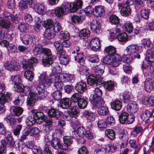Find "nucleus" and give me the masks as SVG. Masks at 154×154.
<instances>
[{
	"label": "nucleus",
	"instance_id": "51",
	"mask_svg": "<svg viewBox=\"0 0 154 154\" xmlns=\"http://www.w3.org/2000/svg\"><path fill=\"white\" fill-rule=\"evenodd\" d=\"M13 112V114L17 116H20L23 112V109L20 107H14L11 109Z\"/></svg>",
	"mask_w": 154,
	"mask_h": 154
},
{
	"label": "nucleus",
	"instance_id": "17",
	"mask_svg": "<svg viewBox=\"0 0 154 154\" xmlns=\"http://www.w3.org/2000/svg\"><path fill=\"white\" fill-rule=\"evenodd\" d=\"M138 108L136 103L134 101H130L127 106V110L129 112L134 113L136 112Z\"/></svg>",
	"mask_w": 154,
	"mask_h": 154
},
{
	"label": "nucleus",
	"instance_id": "60",
	"mask_svg": "<svg viewBox=\"0 0 154 154\" xmlns=\"http://www.w3.org/2000/svg\"><path fill=\"white\" fill-rule=\"evenodd\" d=\"M38 62V60L35 58L32 57L28 60L27 63L29 65V67L32 69Z\"/></svg>",
	"mask_w": 154,
	"mask_h": 154
},
{
	"label": "nucleus",
	"instance_id": "8",
	"mask_svg": "<svg viewBox=\"0 0 154 154\" xmlns=\"http://www.w3.org/2000/svg\"><path fill=\"white\" fill-rule=\"evenodd\" d=\"M90 46L91 49L94 51H99L100 48V42L98 38H93L90 42Z\"/></svg>",
	"mask_w": 154,
	"mask_h": 154
},
{
	"label": "nucleus",
	"instance_id": "54",
	"mask_svg": "<svg viewBox=\"0 0 154 154\" xmlns=\"http://www.w3.org/2000/svg\"><path fill=\"white\" fill-rule=\"evenodd\" d=\"M119 41L121 42H125L127 41L128 36L125 32L120 33L117 36Z\"/></svg>",
	"mask_w": 154,
	"mask_h": 154
},
{
	"label": "nucleus",
	"instance_id": "3",
	"mask_svg": "<svg viewBox=\"0 0 154 154\" xmlns=\"http://www.w3.org/2000/svg\"><path fill=\"white\" fill-rule=\"evenodd\" d=\"M31 112L32 114L29 116L26 120L27 125L29 126L33 125L36 121L38 119H40L41 117H42V116H43V113L38 112L37 109H32L31 111Z\"/></svg>",
	"mask_w": 154,
	"mask_h": 154
},
{
	"label": "nucleus",
	"instance_id": "28",
	"mask_svg": "<svg viewBox=\"0 0 154 154\" xmlns=\"http://www.w3.org/2000/svg\"><path fill=\"white\" fill-rule=\"evenodd\" d=\"M44 35L46 39H51L55 37L56 34L52 30V29H46Z\"/></svg>",
	"mask_w": 154,
	"mask_h": 154
},
{
	"label": "nucleus",
	"instance_id": "7",
	"mask_svg": "<svg viewBox=\"0 0 154 154\" xmlns=\"http://www.w3.org/2000/svg\"><path fill=\"white\" fill-rule=\"evenodd\" d=\"M4 66L6 69L10 71L17 70L20 68L19 63L15 60L6 62Z\"/></svg>",
	"mask_w": 154,
	"mask_h": 154
},
{
	"label": "nucleus",
	"instance_id": "34",
	"mask_svg": "<svg viewBox=\"0 0 154 154\" xmlns=\"http://www.w3.org/2000/svg\"><path fill=\"white\" fill-rule=\"evenodd\" d=\"M119 20H109L110 22L112 24L116 25L115 29L116 32L119 33L120 31V28L123 27L124 25L120 23Z\"/></svg>",
	"mask_w": 154,
	"mask_h": 154
},
{
	"label": "nucleus",
	"instance_id": "30",
	"mask_svg": "<svg viewBox=\"0 0 154 154\" xmlns=\"http://www.w3.org/2000/svg\"><path fill=\"white\" fill-rule=\"evenodd\" d=\"M53 56L43 57L42 62L45 66H49L53 63Z\"/></svg>",
	"mask_w": 154,
	"mask_h": 154
},
{
	"label": "nucleus",
	"instance_id": "48",
	"mask_svg": "<svg viewBox=\"0 0 154 154\" xmlns=\"http://www.w3.org/2000/svg\"><path fill=\"white\" fill-rule=\"evenodd\" d=\"M4 15L5 18H7L8 19H17L18 18H20L19 14H16L14 16L7 11L5 12L4 13Z\"/></svg>",
	"mask_w": 154,
	"mask_h": 154
},
{
	"label": "nucleus",
	"instance_id": "35",
	"mask_svg": "<svg viewBox=\"0 0 154 154\" xmlns=\"http://www.w3.org/2000/svg\"><path fill=\"white\" fill-rule=\"evenodd\" d=\"M103 86L104 88L109 91H112L114 87V82L111 81L105 82H104Z\"/></svg>",
	"mask_w": 154,
	"mask_h": 154
},
{
	"label": "nucleus",
	"instance_id": "62",
	"mask_svg": "<svg viewBox=\"0 0 154 154\" xmlns=\"http://www.w3.org/2000/svg\"><path fill=\"white\" fill-rule=\"evenodd\" d=\"M86 131L83 127H79L77 130V133L78 136L82 137H84Z\"/></svg>",
	"mask_w": 154,
	"mask_h": 154
},
{
	"label": "nucleus",
	"instance_id": "49",
	"mask_svg": "<svg viewBox=\"0 0 154 154\" xmlns=\"http://www.w3.org/2000/svg\"><path fill=\"white\" fill-rule=\"evenodd\" d=\"M51 87L52 88H54V89L58 90L59 89H62V87L63 86V84L62 82L60 80L57 81L56 82H54V83H53Z\"/></svg>",
	"mask_w": 154,
	"mask_h": 154
},
{
	"label": "nucleus",
	"instance_id": "21",
	"mask_svg": "<svg viewBox=\"0 0 154 154\" xmlns=\"http://www.w3.org/2000/svg\"><path fill=\"white\" fill-rule=\"evenodd\" d=\"M94 68L96 75L101 76L104 72L105 65L100 64L94 66Z\"/></svg>",
	"mask_w": 154,
	"mask_h": 154
},
{
	"label": "nucleus",
	"instance_id": "50",
	"mask_svg": "<svg viewBox=\"0 0 154 154\" xmlns=\"http://www.w3.org/2000/svg\"><path fill=\"white\" fill-rule=\"evenodd\" d=\"M81 95L78 93H75L71 97V101L74 103H77L81 98Z\"/></svg>",
	"mask_w": 154,
	"mask_h": 154
},
{
	"label": "nucleus",
	"instance_id": "1",
	"mask_svg": "<svg viewBox=\"0 0 154 154\" xmlns=\"http://www.w3.org/2000/svg\"><path fill=\"white\" fill-rule=\"evenodd\" d=\"M138 48L137 45L134 44L128 46L125 50V54L123 56V61L127 64L131 63L133 59L132 55L135 52L138 51Z\"/></svg>",
	"mask_w": 154,
	"mask_h": 154
},
{
	"label": "nucleus",
	"instance_id": "31",
	"mask_svg": "<svg viewBox=\"0 0 154 154\" xmlns=\"http://www.w3.org/2000/svg\"><path fill=\"white\" fill-rule=\"evenodd\" d=\"M94 94L91 95L89 97V99H91L95 98L101 97L102 95V91L99 88H95L93 91Z\"/></svg>",
	"mask_w": 154,
	"mask_h": 154
},
{
	"label": "nucleus",
	"instance_id": "2",
	"mask_svg": "<svg viewBox=\"0 0 154 154\" xmlns=\"http://www.w3.org/2000/svg\"><path fill=\"white\" fill-rule=\"evenodd\" d=\"M83 5L82 0H75L74 2L67 3V5L64 6L62 8L64 10L65 14H67L69 11L71 12H74L81 9Z\"/></svg>",
	"mask_w": 154,
	"mask_h": 154
},
{
	"label": "nucleus",
	"instance_id": "16",
	"mask_svg": "<svg viewBox=\"0 0 154 154\" xmlns=\"http://www.w3.org/2000/svg\"><path fill=\"white\" fill-rule=\"evenodd\" d=\"M72 104L71 100L68 98H65L61 99L60 105L61 107L63 109H67Z\"/></svg>",
	"mask_w": 154,
	"mask_h": 154
},
{
	"label": "nucleus",
	"instance_id": "24",
	"mask_svg": "<svg viewBox=\"0 0 154 154\" xmlns=\"http://www.w3.org/2000/svg\"><path fill=\"white\" fill-rule=\"evenodd\" d=\"M40 119L43 120L45 122V126L46 127L50 128L52 127L53 125V121L51 119L47 118V116L43 113V116H42V117H41Z\"/></svg>",
	"mask_w": 154,
	"mask_h": 154
},
{
	"label": "nucleus",
	"instance_id": "14",
	"mask_svg": "<svg viewBox=\"0 0 154 154\" xmlns=\"http://www.w3.org/2000/svg\"><path fill=\"white\" fill-rule=\"evenodd\" d=\"M34 7L35 11L41 15H43L46 12V10L45 5L42 4L36 3Z\"/></svg>",
	"mask_w": 154,
	"mask_h": 154
},
{
	"label": "nucleus",
	"instance_id": "58",
	"mask_svg": "<svg viewBox=\"0 0 154 154\" xmlns=\"http://www.w3.org/2000/svg\"><path fill=\"white\" fill-rule=\"evenodd\" d=\"M52 66V70L54 73H59L61 71V69L58 64L57 63H53Z\"/></svg>",
	"mask_w": 154,
	"mask_h": 154
},
{
	"label": "nucleus",
	"instance_id": "10",
	"mask_svg": "<svg viewBox=\"0 0 154 154\" xmlns=\"http://www.w3.org/2000/svg\"><path fill=\"white\" fill-rule=\"evenodd\" d=\"M93 11L94 15L96 17H101L105 15V10L103 7L101 5L96 6Z\"/></svg>",
	"mask_w": 154,
	"mask_h": 154
},
{
	"label": "nucleus",
	"instance_id": "37",
	"mask_svg": "<svg viewBox=\"0 0 154 154\" xmlns=\"http://www.w3.org/2000/svg\"><path fill=\"white\" fill-rule=\"evenodd\" d=\"M100 22L97 20H92L91 23V29L93 31H95L99 29L100 27Z\"/></svg>",
	"mask_w": 154,
	"mask_h": 154
},
{
	"label": "nucleus",
	"instance_id": "6",
	"mask_svg": "<svg viewBox=\"0 0 154 154\" xmlns=\"http://www.w3.org/2000/svg\"><path fill=\"white\" fill-rule=\"evenodd\" d=\"M71 43L69 40H64L63 42H62L61 44L60 43V42L59 41H57L54 42V45L56 48L57 51H64L63 50V48H69L71 46Z\"/></svg>",
	"mask_w": 154,
	"mask_h": 154
},
{
	"label": "nucleus",
	"instance_id": "12",
	"mask_svg": "<svg viewBox=\"0 0 154 154\" xmlns=\"http://www.w3.org/2000/svg\"><path fill=\"white\" fill-rule=\"evenodd\" d=\"M89 100L92 103L93 106L97 108H99L103 106L104 103L103 100L101 97L94 98L89 99Z\"/></svg>",
	"mask_w": 154,
	"mask_h": 154
},
{
	"label": "nucleus",
	"instance_id": "36",
	"mask_svg": "<svg viewBox=\"0 0 154 154\" xmlns=\"http://www.w3.org/2000/svg\"><path fill=\"white\" fill-rule=\"evenodd\" d=\"M22 92L24 94L23 95L29 94L30 96L35 95V93H36V91H34L32 90H30L28 86L23 87V90Z\"/></svg>",
	"mask_w": 154,
	"mask_h": 154
},
{
	"label": "nucleus",
	"instance_id": "9",
	"mask_svg": "<svg viewBox=\"0 0 154 154\" xmlns=\"http://www.w3.org/2000/svg\"><path fill=\"white\" fill-rule=\"evenodd\" d=\"M48 88L51 95L55 100L58 101L61 99L62 93L60 90H54L51 87H49Z\"/></svg>",
	"mask_w": 154,
	"mask_h": 154
},
{
	"label": "nucleus",
	"instance_id": "53",
	"mask_svg": "<svg viewBox=\"0 0 154 154\" xmlns=\"http://www.w3.org/2000/svg\"><path fill=\"white\" fill-rule=\"evenodd\" d=\"M77 103L78 106L80 109L85 108L88 104L87 101L82 98H81Z\"/></svg>",
	"mask_w": 154,
	"mask_h": 154
},
{
	"label": "nucleus",
	"instance_id": "56",
	"mask_svg": "<svg viewBox=\"0 0 154 154\" xmlns=\"http://www.w3.org/2000/svg\"><path fill=\"white\" fill-rule=\"evenodd\" d=\"M143 131V127L140 125H137L134 128L131 133L132 134H137L142 132Z\"/></svg>",
	"mask_w": 154,
	"mask_h": 154
},
{
	"label": "nucleus",
	"instance_id": "59",
	"mask_svg": "<svg viewBox=\"0 0 154 154\" xmlns=\"http://www.w3.org/2000/svg\"><path fill=\"white\" fill-rule=\"evenodd\" d=\"M54 22L53 20H45L44 21V26L47 29H51L53 27Z\"/></svg>",
	"mask_w": 154,
	"mask_h": 154
},
{
	"label": "nucleus",
	"instance_id": "41",
	"mask_svg": "<svg viewBox=\"0 0 154 154\" xmlns=\"http://www.w3.org/2000/svg\"><path fill=\"white\" fill-rule=\"evenodd\" d=\"M141 44L143 47L147 49L151 48L153 47V45L150 40L146 39H144L142 41Z\"/></svg>",
	"mask_w": 154,
	"mask_h": 154
},
{
	"label": "nucleus",
	"instance_id": "52",
	"mask_svg": "<svg viewBox=\"0 0 154 154\" xmlns=\"http://www.w3.org/2000/svg\"><path fill=\"white\" fill-rule=\"evenodd\" d=\"M10 81L14 84H20L21 82L20 76L19 75H15L12 76L10 79Z\"/></svg>",
	"mask_w": 154,
	"mask_h": 154
},
{
	"label": "nucleus",
	"instance_id": "45",
	"mask_svg": "<svg viewBox=\"0 0 154 154\" xmlns=\"http://www.w3.org/2000/svg\"><path fill=\"white\" fill-rule=\"evenodd\" d=\"M105 135L111 140H113L115 137V131L111 129H107L105 131Z\"/></svg>",
	"mask_w": 154,
	"mask_h": 154
},
{
	"label": "nucleus",
	"instance_id": "29",
	"mask_svg": "<svg viewBox=\"0 0 154 154\" xmlns=\"http://www.w3.org/2000/svg\"><path fill=\"white\" fill-rule=\"evenodd\" d=\"M143 86L145 90L147 92H149L153 88V83L151 80H146L143 83Z\"/></svg>",
	"mask_w": 154,
	"mask_h": 154
},
{
	"label": "nucleus",
	"instance_id": "27",
	"mask_svg": "<svg viewBox=\"0 0 154 154\" xmlns=\"http://www.w3.org/2000/svg\"><path fill=\"white\" fill-rule=\"evenodd\" d=\"M152 114L150 111L146 110L143 112L141 115V118L146 123H148L150 122V119L152 118Z\"/></svg>",
	"mask_w": 154,
	"mask_h": 154
},
{
	"label": "nucleus",
	"instance_id": "64",
	"mask_svg": "<svg viewBox=\"0 0 154 154\" xmlns=\"http://www.w3.org/2000/svg\"><path fill=\"white\" fill-rule=\"evenodd\" d=\"M107 148L100 147L96 149L94 152V154H106Z\"/></svg>",
	"mask_w": 154,
	"mask_h": 154
},
{
	"label": "nucleus",
	"instance_id": "38",
	"mask_svg": "<svg viewBox=\"0 0 154 154\" xmlns=\"http://www.w3.org/2000/svg\"><path fill=\"white\" fill-rule=\"evenodd\" d=\"M108 108L103 106H101L97 109L98 113L101 116H106L108 114Z\"/></svg>",
	"mask_w": 154,
	"mask_h": 154
},
{
	"label": "nucleus",
	"instance_id": "15",
	"mask_svg": "<svg viewBox=\"0 0 154 154\" xmlns=\"http://www.w3.org/2000/svg\"><path fill=\"white\" fill-rule=\"evenodd\" d=\"M51 145L54 149H60L63 150V145L60 143V139L54 138L51 141Z\"/></svg>",
	"mask_w": 154,
	"mask_h": 154
},
{
	"label": "nucleus",
	"instance_id": "63",
	"mask_svg": "<svg viewBox=\"0 0 154 154\" xmlns=\"http://www.w3.org/2000/svg\"><path fill=\"white\" fill-rule=\"evenodd\" d=\"M125 29V31L128 32V33H131L133 30V27L131 23H125L123 26V27Z\"/></svg>",
	"mask_w": 154,
	"mask_h": 154
},
{
	"label": "nucleus",
	"instance_id": "46",
	"mask_svg": "<svg viewBox=\"0 0 154 154\" xmlns=\"http://www.w3.org/2000/svg\"><path fill=\"white\" fill-rule=\"evenodd\" d=\"M90 32L88 29H85L82 30L79 33L80 37L82 38H87L90 35Z\"/></svg>",
	"mask_w": 154,
	"mask_h": 154
},
{
	"label": "nucleus",
	"instance_id": "23",
	"mask_svg": "<svg viewBox=\"0 0 154 154\" xmlns=\"http://www.w3.org/2000/svg\"><path fill=\"white\" fill-rule=\"evenodd\" d=\"M75 88L78 93H82L86 89V83L84 82H79L76 84Z\"/></svg>",
	"mask_w": 154,
	"mask_h": 154
},
{
	"label": "nucleus",
	"instance_id": "61",
	"mask_svg": "<svg viewBox=\"0 0 154 154\" xmlns=\"http://www.w3.org/2000/svg\"><path fill=\"white\" fill-rule=\"evenodd\" d=\"M52 27L53 31L55 32H59L62 28V26L59 23L55 21H54Z\"/></svg>",
	"mask_w": 154,
	"mask_h": 154
},
{
	"label": "nucleus",
	"instance_id": "44",
	"mask_svg": "<svg viewBox=\"0 0 154 154\" xmlns=\"http://www.w3.org/2000/svg\"><path fill=\"white\" fill-rule=\"evenodd\" d=\"M104 51L109 55H114L116 53V48L112 46L106 47L104 49Z\"/></svg>",
	"mask_w": 154,
	"mask_h": 154
},
{
	"label": "nucleus",
	"instance_id": "25",
	"mask_svg": "<svg viewBox=\"0 0 154 154\" xmlns=\"http://www.w3.org/2000/svg\"><path fill=\"white\" fill-rule=\"evenodd\" d=\"M146 59L151 62L154 61V47L147 49Z\"/></svg>",
	"mask_w": 154,
	"mask_h": 154
},
{
	"label": "nucleus",
	"instance_id": "33",
	"mask_svg": "<svg viewBox=\"0 0 154 154\" xmlns=\"http://www.w3.org/2000/svg\"><path fill=\"white\" fill-rule=\"evenodd\" d=\"M122 100L124 103H128L131 101V93L129 92L125 91L122 94Z\"/></svg>",
	"mask_w": 154,
	"mask_h": 154
},
{
	"label": "nucleus",
	"instance_id": "11",
	"mask_svg": "<svg viewBox=\"0 0 154 154\" xmlns=\"http://www.w3.org/2000/svg\"><path fill=\"white\" fill-rule=\"evenodd\" d=\"M11 97V94L8 92H5L4 94H0V104L4 105L5 103L10 101Z\"/></svg>",
	"mask_w": 154,
	"mask_h": 154
},
{
	"label": "nucleus",
	"instance_id": "5",
	"mask_svg": "<svg viewBox=\"0 0 154 154\" xmlns=\"http://www.w3.org/2000/svg\"><path fill=\"white\" fill-rule=\"evenodd\" d=\"M134 4L133 0H127L124 4V7L121 10V14L123 16H127L131 13V9L129 7Z\"/></svg>",
	"mask_w": 154,
	"mask_h": 154
},
{
	"label": "nucleus",
	"instance_id": "43",
	"mask_svg": "<svg viewBox=\"0 0 154 154\" xmlns=\"http://www.w3.org/2000/svg\"><path fill=\"white\" fill-rule=\"evenodd\" d=\"M36 96V93L35 95L28 97L27 98V104L30 106H33L36 101L35 97Z\"/></svg>",
	"mask_w": 154,
	"mask_h": 154
},
{
	"label": "nucleus",
	"instance_id": "18",
	"mask_svg": "<svg viewBox=\"0 0 154 154\" xmlns=\"http://www.w3.org/2000/svg\"><path fill=\"white\" fill-rule=\"evenodd\" d=\"M48 114L51 118H55L56 119L60 118L62 115V112L58 109H51L48 110Z\"/></svg>",
	"mask_w": 154,
	"mask_h": 154
},
{
	"label": "nucleus",
	"instance_id": "13",
	"mask_svg": "<svg viewBox=\"0 0 154 154\" xmlns=\"http://www.w3.org/2000/svg\"><path fill=\"white\" fill-rule=\"evenodd\" d=\"M110 104L112 108L116 111L120 110L122 107V102L118 99L113 100Z\"/></svg>",
	"mask_w": 154,
	"mask_h": 154
},
{
	"label": "nucleus",
	"instance_id": "26",
	"mask_svg": "<svg viewBox=\"0 0 154 154\" xmlns=\"http://www.w3.org/2000/svg\"><path fill=\"white\" fill-rule=\"evenodd\" d=\"M49 80L48 79L46 83L48 86H51V85L53 84L54 82H56L57 81L60 80V75L54 74H51L50 75V77Z\"/></svg>",
	"mask_w": 154,
	"mask_h": 154
},
{
	"label": "nucleus",
	"instance_id": "4",
	"mask_svg": "<svg viewBox=\"0 0 154 154\" xmlns=\"http://www.w3.org/2000/svg\"><path fill=\"white\" fill-rule=\"evenodd\" d=\"M57 51L56 55L58 57L60 63L64 65H66L68 64L69 61V57L66 54L65 51H61L60 50Z\"/></svg>",
	"mask_w": 154,
	"mask_h": 154
},
{
	"label": "nucleus",
	"instance_id": "32",
	"mask_svg": "<svg viewBox=\"0 0 154 154\" xmlns=\"http://www.w3.org/2000/svg\"><path fill=\"white\" fill-rule=\"evenodd\" d=\"M43 48L42 45H36L33 50V52L35 56H38L42 52Z\"/></svg>",
	"mask_w": 154,
	"mask_h": 154
},
{
	"label": "nucleus",
	"instance_id": "47",
	"mask_svg": "<svg viewBox=\"0 0 154 154\" xmlns=\"http://www.w3.org/2000/svg\"><path fill=\"white\" fill-rule=\"evenodd\" d=\"M121 62L122 58L120 56H118V57H113L112 65L113 67H116L119 66Z\"/></svg>",
	"mask_w": 154,
	"mask_h": 154
},
{
	"label": "nucleus",
	"instance_id": "40",
	"mask_svg": "<svg viewBox=\"0 0 154 154\" xmlns=\"http://www.w3.org/2000/svg\"><path fill=\"white\" fill-rule=\"evenodd\" d=\"M128 113L125 111H122L119 116V120L121 124H124L126 121L128 116Z\"/></svg>",
	"mask_w": 154,
	"mask_h": 154
},
{
	"label": "nucleus",
	"instance_id": "42",
	"mask_svg": "<svg viewBox=\"0 0 154 154\" xmlns=\"http://www.w3.org/2000/svg\"><path fill=\"white\" fill-rule=\"evenodd\" d=\"M96 79L97 78L96 75H90L87 79L88 83L89 85H91L96 84Z\"/></svg>",
	"mask_w": 154,
	"mask_h": 154
},
{
	"label": "nucleus",
	"instance_id": "39",
	"mask_svg": "<svg viewBox=\"0 0 154 154\" xmlns=\"http://www.w3.org/2000/svg\"><path fill=\"white\" fill-rule=\"evenodd\" d=\"M22 40L23 43L25 45L29 43L31 44L32 42V37L28 34H26L22 38Z\"/></svg>",
	"mask_w": 154,
	"mask_h": 154
},
{
	"label": "nucleus",
	"instance_id": "22",
	"mask_svg": "<svg viewBox=\"0 0 154 154\" xmlns=\"http://www.w3.org/2000/svg\"><path fill=\"white\" fill-rule=\"evenodd\" d=\"M64 145L63 150L66 151L68 149V147L73 143L72 139L69 136H65L63 138Z\"/></svg>",
	"mask_w": 154,
	"mask_h": 154
},
{
	"label": "nucleus",
	"instance_id": "20",
	"mask_svg": "<svg viewBox=\"0 0 154 154\" xmlns=\"http://www.w3.org/2000/svg\"><path fill=\"white\" fill-rule=\"evenodd\" d=\"M60 80L62 82H73L72 79L73 77L72 75L63 73L60 74Z\"/></svg>",
	"mask_w": 154,
	"mask_h": 154
},
{
	"label": "nucleus",
	"instance_id": "57",
	"mask_svg": "<svg viewBox=\"0 0 154 154\" xmlns=\"http://www.w3.org/2000/svg\"><path fill=\"white\" fill-rule=\"evenodd\" d=\"M151 63V62L146 59L142 61L141 67L143 72H144V70L147 69L149 66H150Z\"/></svg>",
	"mask_w": 154,
	"mask_h": 154
},
{
	"label": "nucleus",
	"instance_id": "55",
	"mask_svg": "<svg viewBox=\"0 0 154 154\" xmlns=\"http://www.w3.org/2000/svg\"><path fill=\"white\" fill-rule=\"evenodd\" d=\"M24 77L29 81H32L34 78L33 74L30 70L26 71L24 74Z\"/></svg>",
	"mask_w": 154,
	"mask_h": 154
},
{
	"label": "nucleus",
	"instance_id": "19",
	"mask_svg": "<svg viewBox=\"0 0 154 154\" xmlns=\"http://www.w3.org/2000/svg\"><path fill=\"white\" fill-rule=\"evenodd\" d=\"M79 110L76 106H74L70 108L68 111L67 113L71 118H76L79 115Z\"/></svg>",
	"mask_w": 154,
	"mask_h": 154
}]
</instances>
